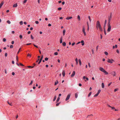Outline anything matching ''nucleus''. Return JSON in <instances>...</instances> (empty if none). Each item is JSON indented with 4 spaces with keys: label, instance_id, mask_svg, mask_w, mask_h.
<instances>
[{
    "label": "nucleus",
    "instance_id": "nucleus-1",
    "mask_svg": "<svg viewBox=\"0 0 120 120\" xmlns=\"http://www.w3.org/2000/svg\"><path fill=\"white\" fill-rule=\"evenodd\" d=\"M96 27L97 30H98V28L101 31H102V30L100 24V22L98 21H97L96 23Z\"/></svg>",
    "mask_w": 120,
    "mask_h": 120
},
{
    "label": "nucleus",
    "instance_id": "nucleus-2",
    "mask_svg": "<svg viewBox=\"0 0 120 120\" xmlns=\"http://www.w3.org/2000/svg\"><path fill=\"white\" fill-rule=\"evenodd\" d=\"M99 69L101 71L105 73V75H107L108 74V73L103 68L100 67L99 68Z\"/></svg>",
    "mask_w": 120,
    "mask_h": 120
},
{
    "label": "nucleus",
    "instance_id": "nucleus-3",
    "mask_svg": "<svg viewBox=\"0 0 120 120\" xmlns=\"http://www.w3.org/2000/svg\"><path fill=\"white\" fill-rule=\"evenodd\" d=\"M108 27L107 31L109 32L110 31L111 28L110 23L108 24Z\"/></svg>",
    "mask_w": 120,
    "mask_h": 120
},
{
    "label": "nucleus",
    "instance_id": "nucleus-4",
    "mask_svg": "<svg viewBox=\"0 0 120 120\" xmlns=\"http://www.w3.org/2000/svg\"><path fill=\"white\" fill-rule=\"evenodd\" d=\"M112 61H114L113 59L110 60L109 59H108L107 62L109 63H112Z\"/></svg>",
    "mask_w": 120,
    "mask_h": 120
},
{
    "label": "nucleus",
    "instance_id": "nucleus-5",
    "mask_svg": "<svg viewBox=\"0 0 120 120\" xmlns=\"http://www.w3.org/2000/svg\"><path fill=\"white\" fill-rule=\"evenodd\" d=\"M82 32L84 34V36H86V34L85 32V29L84 26H83L82 27Z\"/></svg>",
    "mask_w": 120,
    "mask_h": 120
},
{
    "label": "nucleus",
    "instance_id": "nucleus-6",
    "mask_svg": "<svg viewBox=\"0 0 120 120\" xmlns=\"http://www.w3.org/2000/svg\"><path fill=\"white\" fill-rule=\"evenodd\" d=\"M112 19V14H111L110 16L109 17V20L108 21V23H110V21Z\"/></svg>",
    "mask_w": 120,
    "mask_h": 120
},
{
    "label": "nucleus",
    "instance_id": "nucleus-7",
    "mask_svg": "<svg viewBox=\"0 0 120 120\" xmlns=\"http://www.w3.org/2000/svg\"><path fill=\"white\" fill-rule=\"evenodd\" d=\"M70 94H68V95L67 96V97L66 99L65 100L66 101H67L70 98Z\"/></svg>",
    "mask_w": 120,
    "mask_h": 120
},
{
    "label": "nucleus",
    "instance_id": "nucleus-8",
    "mask_svg": "<svg viewBox=\"0 0 120 120\" xmlns=\"http://www.w3.org/2000/svg\"><path fill=\"white\" fill-rule=\"evenodd\" d=\"M75 74V71H73V72L72 73L71 75V77H73L74 76Z\"/></svg>",
    "mask_w": 120,
    "mask_h": 120
},
{
    "label": "nucleus",
    "instance_id": "nucleus-9",
    "mask_svg": "<svg viewBox=\"0 0 120 120\" xmlns=\"http://www.w3.org/2000/svg\"><path fill=\"white\" fill-rule=\"evenodd\" d=\"M112 75H113L114 76H116V72L115 71H113L112 73Z\"/></svg>",
    "mask_w": 120,
    "mask_h": 120
},
{
    "label": "nucleus",
    "instance_id": "nucleus-10",
    "mask_svg": "<svg viewBox=\"0 0 120 120\" xmlns=\"http://www.w3.org/2000/svg\"><path fill=\"white\" fill-rule=\"evenodd\" d=\"M43 58V56H42L38 62V64H39L41 62Z\"/></svg>",
    "mask_w": 120,
    "mask_h": 120
},
{
    "label": "nucleus",
    "instance_id": "nucleus-11",
    "mask_svg": "<svg viewBox=\"0 0 120 120\" xmlns=\"http://www.w3.org/2000/svg\"><path fill=\"white\" fill-rule=\"evenodd\" d=\"M4 3L3 1H2L0 4V9L1 8Z\"/></svg>",
    "mask_w": 120,
    "mask_h": 120
},
{
    "label": "nucleus",
    "instance_id": "nucleus-12",
    "mask_svg": "<svg viewBox=\"0 0 120 120\" xmlns=\"http://www.w3.org/2000/svg\"><path fill=\"white\" fill-rule=\"evenodd\" d=\"M62 39L63 38L62 37H61L60 39V43H61L62 42Z\"/></svg>",
    "mask_w": 120,
    "mask_h": 120
},
{
    "label": "nucleus",
    "instance_id": "nucleus-13",
    "mask_svg": "<svg viewBox=\"0 0 120 120\" xmlns=\"http://www.w3.org/2000/svg\"><path fill=\"white\" fill-rule=\"evenodd\" d=\"M62 74L63 75V77H64L65 76V72L64 70L62 72Z\"/></svg>",
    "mask_w": 120,
    "mask_h": 120
},
{
    "label": "nucleus",
    "instance_id": "nucleus-14",
    "mask_svg": "<svg viewBox=\"0 0 120 120\" xmlns=\"http://www.w3.org/2000/svg\"><path fill=\"white\" fill-rule=\"evenodd\" d=\"M75 61H76V65H77L78 64V59H77V58H76L75 59Z\"/></svg>",
    "mask_w": 120,
    "mask_h": 120
},
{
    "label": "nucleus",
    "instance_id": "nucleus-15",
    "mask_svg": "<svg viewBox=\"0 0 120 120\" xmlns=\"http://www.w3.org/2000/svg\"><path fill=\"white\" fill-rule=\"evenodd\" d=\"M72 18V17H68L66 18V19L67 20H69Z\"/></svg>",
    "mask_w": 120,
    "mask_h": 120
},
{
    "label": "nucleus",
    "instance_id": "nucleus-16",
    "mask_svg": "<svg viewBox=\"0 0 120 120\" xmlns=\"http://www.w3.org/2000/svg\"><path fill=\"white\" fill-rule=\"evenodd\" d=\"M17 6V3L14 4L13 5V7L14 8L16 7Z\"/></svg>",
    "mask_w": 120,
    "mask_h": 120
},
{
    "label": "nucleus",
    "instance_id": "nucleus-17",
    "mask_svg": "<svg viewBox=\"0 0 120 120\" xmlns=\"http://www.w3.org/2000/svg\"><path fill=\"white\" fill-rule=\"evenodd\" d=\"M78 61H79V65L80 66L81 65L82 63H81V60H80V59H79Z\"/></svg>",
    "mask_w": 120,
    "mask_h": 120
},
{
    "label": "nucleus",
    "instance_id": "nucleus-18",
    "mask_svg": "<svg viewBox=\"0 0 120 120\" xmlns=\"http://www.w3.org/2000/svg\"><path fill=\"white\" fill-rule=\"evenodd\" d=\"M58 83V81L57 80L55 82L54 85H56Z\"/></svg>",
    "mask_w": 120,
    "mask_h": 120
},
{
    "label": "nucleus",
    "instance_id": "nucleus-19",
    "mask_svg": "<svg viewBox=\"0 0 120 120\" xmlns=\"http://www.w3.org/2000/svg\"><path fill=\"white\" fill-rule=\"evenodd\" d=\"M65 32H66V31L65 30H63V35H65Z\"/></svg>",
    "mask_w": 120,
    "mask_h": 120
},
{
    "label": "nucleus",
    "instance_id": "nucleus-20",
    "mask_svg": "<svg viewBox=\"0 0 120 120\" xmlns=\"http://www.w3.org/2000/svg\"><path fill=\"white\" fill-rule=\"evenodd\" d=\"M101 87L103 88L104 87V83H102L101 84Z\"/></svg>",
    "mask_w": 120,
    "mask_h": 120
},
{
    "label": "nucleus",
    "instance_id": "nucleus-21",
    "mask_svg": "<svg viewBox=\"0 0 120 120\" xmlns=\"http://www.w3.org/2000/svg\"><path fill=\"white\" fill-rule=\"evenodd\" d=\"M62 45L64 46H65L66 45V43L65 42H63L62 43Z\"/></svg>",
    "mask_w": 120,
    "mask_h": 120
},
{
    "label": "nucleus",
    "instance_id": "nucleus-22",
    "mask_svg": "<svg viewBox=\"0 0 120 120\" xmlns=\"http://www.w3.org/2000/svg\"><path fill=\"white\" fill-rule=\"evenodd\" d=\"M60 99V98L58 97L57 98V99L56 100V102H58L59 101Z\"/></svg>",
    "mask_w": 120,
    "mask_h": 120
},
{
    "label": "nucleus",
    "instance_id": "nucleus-23",
    "mask_svg": "<svg viewBox=\"0 0 120 120\" xmlns=\"http://www.w3.org/2000/svg\"><path fill=\"white\" fill-rule=\"evenodd\" d=\"M99 94L97 93L96 94L94 95V97H96Z\"/></svg>",
    "mask_w": 120,
    "mask_h": 120
},
{
    "label": "nucleus",
    "instance_id": "nucleus-24",
    "mask_svg": "<svg viewBox=\"0 0 120 120\" xmlns=\"http://www.w3.org/2000/svg\"><path fill=\"white\" fill-rule=\"evenodd\" d=\"M78 19L79 20H80V17L79 15H78Z\"/></svg>",
    "mask_w": 120,
    "mask_h": 120
},
{
    "label": "nucleus",
    "instance_id": "nucleus-25",
    "mask_svg": "<svg viewBox=\"0 0 120 120\" xmlns=\"http://www.w3.org/2000/svg\"><path fill=\"white\" fill-rule=\"evenodd\" d=\"M56 96H54V98L53 99V101H55L56 100Z\"/></svg>",
    "mask_w": 120,
    "mask_h": 120
},
{
    "label": "nucleus",
    "instance_id": "nucleus-26",
    "mask_svg": "<svg viewBox=\"0 0 120 120\" xmlns=\"http://www.w3.org/2000/svg\"><path fill=\"white\" fill-rule=\"evenodd\" d=\"M75 97L77 98L78 97V94L77 93H75Z\"/></svg>",
    "mask_w": 120,
    "mask_h": 120
},
{
    "label": "nucleus",
    "instance_id": "nucleus-27",
    "mask_svg": "<svg viewBox=\"0 0 120 120\" xmlns=\"http://www.w3.org/2000/svg\"><path fill=\"white\" fill-rule=\"evenodd\" d=\"M91 93H92L91 92H90L89 93V94L88 95V97H89L90 96V95L91 94Z\"/></svg>",
    "mask_w": 120,
    "mask_h": 120
},
{
    "label": "nucleus",
    "instance_id": "nucleus-28",
    "mask_svg": "<svg viewBox=\"0 0 120 120\" xmlns=\"http://www.w3.org/2000/svg\"><path fill=\"white\" fill-rule=\"evenodd\" d=\"M104 53L106 55H107L108 54V53L106 51H105L104 52Z\"/></svg>",
    "mask_w": 120,
    "mask_h": 120
},
{
    "label": "nucleus",
    "instance_id": "nucleus-29",
    "mask_svg": "<svg viewBox=\"0 0 120 120\" xmlns=\"http://www.w3.org/2000/svg\"><path fill=\"white\" fill-rule=\"evenodd\" d=\"M23 24V22L22 21H21L20 22V24L21 25H22Z\"/></svg>",
    "mask_w": 120,
    "mask_h": 120
},
{
    "label": "nucleus",
    "instance_id": "nucleus-30",
    "mask_svg": "<svg viewBox=\"0 0 120 120\" xmlns=\"http://www.w3.org/2000/svg\"><path fill=\"white\" fill-rule=\"evenodd\" d=\"M7 22L9 24H10L11 23V22L9 20H7Z\"/></svg>",
    "mask_w": 120,
    "mask_h": 120
},
{
    "label": "nucleus",
    "instance_id": "nucleus-31",
    "mask_svg": "<svg viewBox=\"0 0 120 120\" xmlns=\"http://www.w3.org/2000/svg\"><path fill=\"white\" fill-rule=\"evenodd\" d=\"M33 80H32L31 82H30V83L29 84V85H31L32 83H33Z\"/></svg>",
    "mask_w": 120,
    "mask_h": 120
},
{
    "label": "nucleus",
    "instance_id": "nucleus-32",
    "mask_svg": "<svg viewBox=\"0 0 120 120\" xmlns=\"http://www.w3.org/2000/svg\"><path fill=\"white\" fill-rule=\"evenodd\" d=\"M27 56H29L30 57L31 56V55L29 53L27 55Z\"/></svg>",
    "mask_w": 120,
    "mask_h": 120
},
{
    "label": "nucleus",
    "instance_id": "nucleus-33",
    "mask_svg": "<svg viewBox=\"0 0 120 120\" xmlns=\"http://www.w3.org/2000/svg\"><path fill=\"white\" fill-rule=\"evenodd\" d=\"M21 49V48H19V51H18V52L17 53V54H18L19 53V52H20V50Z\"/></svg>",
    "mask_w": 120,
    "mask_h": 120
},
{
    "label": "nucleus",
    "instance_id": "nucleus-34",
    "mask_svg": "<svg viewBox=\"0 0 120 120\" xmlns=\"http://www.w3.org/2000/svg\"><path fill=\"white\" fill-rule=\"evenodd\" d=\"M118 90V88H116L114 90V92H116V91H117Z\"/></svg>",
    "mask_w": 120,
    "mask_h": 120
},
{
    "label": "nucleus",
    "instance_id": "nucleus-35",
    "mask_svg": "<svg viewBox=\"0 0 120 120\" xmlns=\"http://www.w3.org/2000/svg\"><path fill=\"white\" fill-rule=\"evenodd\" d=\"M58 54V53L57 52H55L54 53V54L55 55H57Z\"/></svg>",
    "mask_w": 120,
    "mask_h": 120
},
{
    "label": "nucleus",
    "instance_id": "nucleus-36",
    "mask_svg": "<svg viewBox=\"0 0 120 120\" xmlns=\"http://www.w3.org/2000/svg\"><path fill=\"white\" fill-rule=\"evenodd\" d=\"M101 91V90H98V93L99 94L100 92Z\"/></svg>",
    "mask_w": 120,
    "mask_h": 120
},
{
    "label": "nucleus",
    "instance_id": "nucleus-37",
    "mask_svg": "<svg viewBox=\"0 0 120 120\" xmlns=\"http://www.w3.org/2000/svg\"><path fill=\"white\" fill-rule=\"evenodd\" d=\"M27 0H24V1H23V4H25L26 3V2Z\"/></svg>",
    "mask_w": 120,
    "mask_h": 120
},
{
    "label": "nucleus",
    "instance_id": "nucleus-38",
    "mask_svg": "<svg viewBox=\"0 0 120 120\" xmlns=\"http://www.w3.org/2000/svg\"><path fill=\"white\" fill-rule=\"evenodd\" d=\"M19 38L20 39H21L22 38V36L21 35H20L19 36Z\"/></svg>",
    "mask_w": 120,
    "mask_h": 120
},
{
    "label": "nucleus",
    "instance_id": "nucleus-39",
    "mask_svg": "<svg viewBox=\"0 0 120 120\" xmlns=\"http://www.w3.org/2000/svg\"><path fill=\"white\" fill-rule=\"evenodd\" d=\"M6 39L5 38H4L3 39V41L4 42H5L6 41Z\"/></svg>",
    "mask_w": 120,
    "mask_h": 120
},
{
    "label": "nucleus",
    "instance_id": "nucleus-40",
    "mask_svg": "<svg viewBox=\"0 0 120 120\" xmlns=\"http://www.w3.org/2000/svg\"><path fill=\"white\" fill-rule=\"evenodd\" d=\"M88 18L89 19V20L90 21V22H91V20L90 19V16H88Z\"/></svg>",
    "mask_w": 120,
    "mask_h": 120
},
{
    "label": "nucleus",
    "instance_id": "nucleus-41",
    "mask_svg": "<svg viewBox=\"0 0 120 120\" xmlns=\"http://www.w3.org/2000/svg\"><path fill=\"white\" fill-rule=\"evenodd\" d=\"M34 66L32 67L31 66H28V67L29 68H33L34 67Z\"/></svg>",
    "mask_w": 120,
    "mask_h": 120
},
{
    "label": "nucleus",
    "instance_id": "nucleus-42",
    "mask_svg": "<svg viewBox=\"0 0 120 120\" xmlns=\"http://www.w3.org/2000/svg\"><path fill=\"white\" fill-rule=\"evenodd\" d=\"M62 9V8H58V9L59 10H60Z\"/></svg>",
    "mask_w": 120,
    "mask_h": 120
},
{
    "label": "nucleus",
    "instance_id": "nucleus-43",
    "mask_svg": "<svg viewBox=\"0 0 120 120\" xmlns=\"http://www.w3.org/2000/svg\"><path fill=\"white\" fill-rule=\"evenodd\" d=\"M31 38L32 39H34V38L32 35H31Z\"/></svg>",
    "mask_w": 120,
    "mask_h": 120
},
{
    "label": "nucleus",
    "instance_id": "nucleus-44",
    "mask_svg": "<svg viewBox=\"0 0 120 120\" xmlns=\"http://www.w3.org/2000/svg\"><path fill=\"white\" fill-rule=\"evenodd\" d=\"M13 46L12 45H11L10 46V48H13Z\"/></svg>",
    "mask_w": 120,
    "mask_h": 120
},
{
    "label": "nucleus",
    "instance_id": "nucleus-45",
    "mask_svg": "<svg viewBox=\"0 0 120 120\" xmlns=\"http://www.w3.org/2000/svg\"><path fill=\"white\" fill-rule=\"evenodd\" d=\"M48 58L47 57H46L45 59V61H47L48 60Z\"/></svg>",
    "mask_w": 120,
    "mask_h": 120
},
{
    "label": "nucleus",
    "instance_id": "nucleus-46",
    "mask_svg": "<svg viewBox=\"0 0 120 120\" xmlns=\"http://www.w3.org/2000/svg\"><path fill=\"white\" fill-rule=\"evenodd\" d=\"M60 104V103H57V104H56V106H58Z\"/></svg>",
    "mask_w": 120,
    "mask_h": 120
},
{
    "label": "nucleus",
    "instance_id": "nucleus-47",
    "mask_svg": "<svg viewBox=\"0 0 120 120\" xmlns=\"http://www.w3.org/2000/svg\"><path fill=\"white\" fill-rule=\"evenodd\" d=\"M35 23L36 24H38L39 23V22L38 21H35Z\"/></svg>",
    "mask_w": 120,
    "mask_h": 120
},
{
    "label": "nucleus",
    "instance_id": "nucleus-48",
    "mask_svg": "<svg viewBox=\"0 0 120 120\" xmlns=\"http://www.w3.org/2000/svg\"><path fill=\"white\" fill-rule=\"evenodd\" d=\"M112 82H110L109 84L108 85V86H110L111 84H112Z\"/></svg>",
    "mask_w": 120,
    "mask_h": 120
},
{
    "label": "nucleus",
    "instance_id": "nucleus-49",
    "mask_svg": "<svg viewBox=\"0 0 120 120\" xmlns=\"http://www.w3.org/2000/svg\"><path fill=\"white\" fill-rule=\"evenodd\" d=\"M111 108L112 109H115V108L114 107H112L111 106Z\"/></svg>",
    "mask_w": 120,
    "mask_h": 120
},
{
    "label": "nucleus",
    "instance_id": "nucleus-50",
    "mask_svg": "<svg viewBox=\"0 0 120 120\" xmlns=\"http://www.w3.org/2000/svg\"><path fill=\"white\" fill-rule=\"evenodd\" d=\"M16 60L17 62L18 61V57L17 56H16Z\"/></svg>",
    "mask_w": 120,
    "mask_h": 120
},
{
    "label": "nucleus",
    "instance_id": "nucleus-51",
    "mask_svg": "<svg viewBox=\"0 0 120 120\" xmlns=\"http://www.w3.org/2000/svg\"><path fill=\"white\" fill-rule=\"evenodd\" d=\"M34 46H35V47L36 48H38V46H37L35 45H34Z\"/></svg>",
    "mask_w": 120,
    "mask_h": 120
},
{
    "label": "nucleus",
    "instance_id": "nucleus-52",
    "mask_svg": "<svg viewBox=\"0 0 120 120\" xmlns=\"http://www.w3.org/2000/svg\"><path fill=\"white\" fill-rule=\"evenodd\" d=\"M88 66L89 67H90L91 66L90 64V63H88Z\"/></svg>",
    "mask_w": 120,
    "mask_h": 120
},
{
    "label": "nucleus",
    "instance_id": "nucleus-53",
    "mask_svg": "<svg viewBox=\"0 0 120 120\" xmlns=\"http://www.w3.org/2000/svg\"><path fill=\"white\" fill-rule=\"evenodd\" d=\"M75 42H74L72 44V46H73L74 45H75Z\"/></svg>",
    "mask_w": 120,
    "mask_h": 120
},
{
    "label": "nucleus",
    "instance_id": "nucleus-54",
    "mask_svg": "<svg viewBox=\"0 0 120 120\" xmlns=\"http://www.w3.org/2000/svg\"><path fill=\"white\" fill-rule=\"evenodd\" d=\"M5 56L6 57L7 56V53H5Z\"/></svg>",
    "mask_w": 120,
    "mask_h": 120
},
{
    "label": "nucleus",
    "instance_id": "nucleus-55",
    "mask_svg": "<svg viewBox=\"0 0 120 120\" xmlns=\"http://www.w3.org/2000/svg\"><path fill=\"white\" fill-rule=\"evenodd\" d=\"M65 4V2L64 1L62 3V5H64Z\"/></svg>",
    "mask_w": 120,
    "mask_h": 120
},
{
    "label": "nucleus",
    "instance_id": "nucleus-56",
    "mask_svg": "<svg viewBox=\"0 0 120 120\" xmlns=\"http://www.w3.org/2000/svg\"><path fill=\"white\" fill-rule=\"evenodd\" d=\"M14 41H12V42H11V44H14Z\"/></svg>",
    "mask_w": 120,
    "mask_h": 120
},
{
    "label": "nucleus",
    "instance_id": "nucleus-57",
    "mask_svg": "<svg viewBox=\"0 0 120 120\" xmlns=\"http://www.w3.org/2000/svg\"><path fill=\"white\" fill-rule=\"evenodd\" d=\"M31 43H29L26 44V45H31Z\"/></svg>",
    "mask_w": 120,
    "mask_h": 120
},
{
    "label": "nucleus",
    "instance_id": "nucleus-58",
    "mask_svg": "<svg viewBox=\"0 0 120 120\" xmlns=\"http://www.w3.org/2000/svg\"><path fill=\"white\" fill-rule=\"evenodd\" d=\"M104 31L105 34V35H106V31H105V30H104Z\"/></svg>",
    "mask_w": 120,
    "mask_h": 120
},
{
    "label": "nucleus",
    "instance_id": "nucleus-59",
    "mask_svg": "<svg viewBox=\"0 0 120 120\" xmlns=\"http://www.w3.org/2000/svg\"><path fill=\"white\" fill-rule=\"evenodd\" d=\"M98 46H97L96 47V50L97 51V50H98Z\"/></svg>",
    "mask_w": 120,
    "mask_h": 120
},
{
    "label": "nucleus",
    "instance_id": "nucleus-60",
    "mask_svg": "<svg viewBox=\"0 0 120 120\" xmlns=\"http://www.w3.org/2000/svg\"><path fill=\"white\" fill-rule=\"evenodd\" d=\"M51 26V25L50 24H48V26Z\"/></svg>",
    "mask_w": 120,
    "mask_h": 120
},
{
    "label": "nucleus",
    "instance_id": "nucleus-61",
    "mask_svg": "<svg viewBox=\"0 0 120 120\" xmlns=\"http://www.w3.org/2000/svg\"><path fill=\"white\" fill-rule=\"evenodd\" d=\"M12 74L13 75H15V73L14 72H12Z\"/></svg>",
    "mask_w": 120,
    "mask_h": 120
},
{
    "label": "nucleus",
    "instance_id": "nucleus-62",
    "mask_svg": "<svg viewBox=\"0 0 120 120\" xmlns=\"http://www.w3.org/2000/svg\"><path fill=\"white\" fill-rule=\"evenodd\" d=\"M116 52L118 53H119V51L118 50H116Z\"/></svg>",
    "mask_w": 120,
    "mask_h": 120
},
{
    "label": "nucleus",
    "instance_id": "nucleus-63",
    "mask_svg": "<svg viewBox=\"0 0 120 120\" xmlns=\"http://www.w3.org/2000/svg\"><path fill=\"white\" fill-rule=\"evenodd\" d=\"M84 42V41H83V40H82V41H81V43H83Z\"/></svg>",
    "mask_w": 120,
    "mask_h": 120
},
{
    "label": "nucleus",
    "instance_id": "nucleus-64",
    "mask_svg": "<svg viewBox=\"0 0 120 120\" xmlns=\"http://www.w3.org/2000/svg\"><path fill=\"white\" fill-rule=\"evenodd\" d=\"M15 31H12V33L13 34H14L15 33Z\"/></svg>",
    "mask_w": 120,
    "mask_h": 120
}]
</instances>
